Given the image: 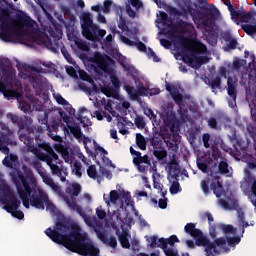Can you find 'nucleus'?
<instances>
[{
  "instance_id": "f257e3e1",
  "label": "nucleus",
  "mask_w": 256,
  "mask_h": 256,
  "mask_svg": "<svg viewBox=\"0 0 256 256\" xmlns=\"http://www.w3.org/2000/svg\"><path fill=\"white\" fill-rule=\"evenodd\" d=\"M7 119L11 123L17 125L19 131V140L26 145L27 150L33 153L40 161H44L51 169L52 175L59 177L62 183L67 181V167L63 166V161L59 159V155L53 151V148L47 143L38 144L35 146V129L27 123V118L18 116L14 113H8Z\"/></svg>"
},
{
  "instance_id": "f03ea898",
  "label": "nucleus",
  "mask_w": 256,
  "mask_h": 256,
  "mask_svg": "<svg viewBox=\"0 0 256 256\" xmlns=\"http://www.w3.org/2000/svg\"><path fill=\"white\" fill-rule=\"evenodd\" d=\"M22 170L23 172L16 170L12 174V179L24 207L29 209L31 205L35 209H45V203L49 201V196L40 188H31L37 185V179H35L31 168L23 165Z\"/></svg>"
},
{
  "instance_id": "7ed1b4c3",
  "label": "nucleus",
  "mask_w": 256,
  "mask_h": 256,
  "mask_svg": "<svg viewBox=\"0 0 256 256\" xmlns=\"http://www.w3.org/2000/svg\"><path fill=\"white\" fill-rule=\"evenodd\" d=\"M0 23V39L5 43H19L23 34L19 31L17 23L22 27H27L29 25V17L18 14L15 20V18L11 17L9 9L0 7Z\"/></svg>"
},
{
  "instance_id": "20e7f679",
  "label": "nucleus",
  "mask_w": 256,
  "mask_h": 256,
  "mask_svg": "<svg viewBox=\"0 0 256 256\" xmlns=\"http://www.w3.org/2000/svg\"><path fill=\"white\" fill-rule=\"evenodd\" d=\"M56 235L60 237V239L64 237L66 249L72 251V253H78V255L82 256H99V248L93 245L87 234L81 233V228L77 225H74L72 233L68 236L62 237L59 234Z\"/></svg>"
},
{
  "instance_id": "39448f33",
  "label": "nucleus",
  "mask_w": 256,
  "mask_h": 256,
  "mask_svg": "<svg viewBox=\"0 0 256 256\" xmlns=\"http://www.w3.org/2000/svg\"><path fill=\"white\" fill-rule=\"evenodd\" d=\"M184 231L185 233L190 235V237H193V239L195 240V245L197 247L204 248L206 256L219 255V250H217V247H219V249H224L225 245H227V238L225 237L212 238L214 239V241L211 242L209 237L203 234V231H201V229L196 228L195 223H187L184 227Z\"/></svg>"
},
{
  "instance_id": "423d86ee",
  "label": "nucleus",
  "mask_w": 256,
  "mask_h": 256,
  "mask_svg": "<svg viewBox=\"0 0 256 256\" xmlns=\"http://www.w3.org/2000/svg\"><path fill=\"white\" fill-rule=\"evenodd\" d=\"M205 53H207V45L201 41H198L194 43L190 48H188V53L184 54L182 59L184 63L189 65V67L195 69L197 67H201V65L209 63V57L197 56L203 55Z\"/></svg>"
},
{
  "instance_id": "0eeeda50",
  "label": "nucleus",
  "mask_w": 256,
  "mask_h": 256,
  "mask_svg": "<svg viewBox=\"0 0 256 256\" xmlns=\"http://www.w3.org/2000/svg\"><path fill=\"white\" fill-rule=\"evenodd\" d=\"M82 35L88 41H97V39H103L104 35H107V31L99 30V26L93 23L90 13H85L82 16Z\"/></svg>"
},
{
  "instance_id": "6e6552de",
  "label": "nucleus",
  "mask_w": 256,
  "mask_h": 256,
  "mask_svg": "<svg viewBox=\"0 0 256 256\" xmlns=\"http://www.w3.org/2000/svg\"><path fill=\"white\" fill-rule=\"evenodd\" d=\"M75 225L77 227H79V225L77 224H74L72 226V229L73 227H75ZM69 229H71V226H69V224H67V222H63L61 220H58L56 222V226L53 229L51 228H47L45 230V235H47V237H49V239H51V241H53L54 243H57L58 245H63V247H66V244H65V236H68V235H71L73 233V230H71V232L69 234H62V233H67V231H69ZM58 235H60V238Z\"/></svg>"
},
{
  "instance_id": "1a4fd4ad",
  "label": "nucleus",
  "mask_w": 256,
  "mask_h": 256,
  "mask_svg": "<svg viewBox=\"0 0 256 256\" xmlns=\"http://www.w3.org/2000/svg\"><path fill=\"white\" fill-rule=\"evenodd\" d=\"M0 203H2L4 211L11 213L21 207V200L11 192V188L7 184H0Z\"/></svg>"
},
{
  "instance_id": "9d476101",
  "label": "nucleus",
  "mask_w": 256,
  "mask_h": 256,
  "mask_svg": "<svg viewBox=\"0 0 256 256\" xmlns=\"http://www.w3.org/2000/svg\"><path fill=\"white\" fill-rule=\"evenodd\" d=\"M202 9L204 11H208L209 16L206 14L203 16L201 12L195 10L193 6L188 5L187 11L191 15V17H198L202 21V25L204 27H213V23H215V19H217V15L220 14L219 9L215 7V4H209V6H203Z\"/></svg>"
},
{
  "instance_id": "9b49d317",
  "label": "nucleus",
  "mask_w": 256,
  "mask_h": 256,
  "mask_svg": "<svg viewBox=\"0 0 256 256\" xmlns=\"http://www.w3.org/2000/svg\"><path fill=\"white\" fill-rule=\"evenodd\" d=\"M166 91H169L173 101L178 105V114L182 120L187 119V106L183 100V94L179 93L177 90V85H173L169 82H165Z\"/></svg>"
},
{
  "instance_id": "f8f14e48",
  "label": "nucleus",
  "mask_w": 256,
  "mask_h": 256,
  "mask_svg": "<svg viewBox=\"0 0 256 256\" xmlns=\"http://www.w3.org/2000/svg\"><path fill=\"white\" fill-rule=\"evenodd\" d=\"M7 67H11V61L9 59H0V75H3L4 77H7L9 79L11 77V71L7 70ZM9 89V86L3 83V81L0 80V93H3V95H7V90Z\"/></svg>"
},
{
  "instance_id": "ddd939ff",
  "label": "nucleus",
  "mask_w": 256,
  "mask_h": 256,
  "mask_svg": "<svg viewBox=\"0 0 256 256\" xmlns=\"http://www.w3.org/2000/svg\"><path fill=\"white\" fill-rule=\"evenodd\" d=\"M217 231H223V233L225 235L227 234H231V235H235L237 233V229L235 227H233V225L228 224H213L210 228H209V234L211 239H215L217 237Z\"/></svg>"
},
{
  "instance_id": "4468645a",
  "label": "nucleus",
  "mask_w": 256,
  "mask_h": 256,
  "mask_svg": "<svg viewBox=\"0 0 256 256\" xmlns=\"http://www.w3.org/2000/svg\"><path fill=\"white\" fill-rule=\"evenodd\" d=\"M253 91V99L251 101L250 107L251 108V118L254 121L252 124L247 126V131L250 133L252 139L256 141V87L252 89Z\"/></svg>"
},
{
  "instance_id": "2eb2a0df",
  "label": "nucleus",
  "mask_w": 256,
  "mask_h": 256,
  "mask_svg": "<svg viewBox=\"0 0 256 256\" xmlns=\"http://www.w3.org/2000/svg\"><path fill=\"white\" fill-rule=\"evenodd\" d=\"M40 177H41L43 183H45V185L50 187V189H52V191L54 193H57V195H61V193H62L61 186H59V184L55 183V180H53L51 178V175L49 173H47V171H45L44 173H41Z\"/></svg>"
},
{
  "instance_id": "dca6fc26",
  "label": "nucleus",
  "mask_w": 256,
  "mask_h": 256,
  "mask_svg": "<svg viewBox=\"0 0 256 256\" xmlns=\"http://www.w3.org/2000/svg\"><path fill=\"white\" fill-rule=\"evenodd\" d=\"M70 207L73 209V211H76V213H78V215H80L81 218L84 219L86 225H88V227H95V221H93V218H91V216L87 215L83 208H81V206L78 205L77 202H74L70 205Z\"/></svg>"
},
{
  "instance_id": "f3484780",
  "label": "nucleus",
  "mask_w": 256,
  "mask_h": 256,
  "mask_svg": "<svg viewBox=\"0 0 256 256\" xmlns=\"http://www.w3.org/2000/svg\"><path fill=\"white\" fill-rule=\"evenodd\" d=\"M216 181H212L210 188L213 191L214 195L219 199L225 193V188H223V183H221V176L215 177Z\"/></svg>"
},
{
  "instance_id": "a211bd4d",
  "label": "nucleus",
  "mask_w": 256,
  "mask_h": 256,
  "mask_svg": "<svg viewBox=\"0 0 256 256\" xmlns=\"http://www.w3.org/2000/svg\"><path fill=\"white\" fill-rule=\"evenodd\" d=\"M93 63H95L96 67H95V72L99 73V69L100 71H104V73H107V69H109V63H107V61L105 60V58H103V56L98 55L95 56Z\"/></svg>"
},
{
  "instance_id": "6ab92c4d",
  "label": "nucleus",
  "mask_w": 256,
  "mask_h": 256,
  "mask_svg": "<svg viewBox=\"0 0 256 256\" xmlns=\"http://www.w3.org/2000/svg\"><path fill=\"white\" fill-rule=\"evenodd\" d=\"M11 143V138L9 135L0 132V151L4 153V155H9V145Z\"/></svg>"
},
{
  "instance_id": "aec40b11",
  "label": "nucleus",
  "mask_w": 256,
  "mask_h": 256,
  "mask_svg": "<svg viewBox=\"0 0 256 256\" xmlns=\"http://www.w3.org/2000/svg\"><path fill=\"white\" fill-rule=\"evenodd\" d=\"M136 161L138 162L136 168L139 173H145V171H147L149 167H151V162L149 161L148 155L140 156V158Z\"/></svg>"
},
{
  "instance_id": "412c9836",
  "label": "nucleus",
  "mask_w": 256,
  "mask_h": 256,
  "mask_svg": "<svg viewBox=\"0 0 256 256\" xmlns=\"http://www.w3.org/2000/svg\"><path fill=\"white\" fill-rule=\"evenodd\" d=\"M227 93L229 97L236 103L237 101V87L235 86V81H233V77L229 76L227 78Z\"/></svg>"
},
{
  "instance_id": "4be33fe9",
  "label": "nucleus",
  "mask_w": 256,
  "mask_h": 256,
  "mask_svg": "<svg viewBox=\"0 0 256 256\" xmlns=\"http://www.w3.org/2000/svg\"><path fill=\"white\" fill-rule=\"evenodd\" d=\"M179 243V238L177 235H172L169 238H160L158 239V247H175V244Z\"/></svg>"
},
{
  "instance_id": "5701e85b",
  "label": "nucleus",
  "mask_w": 256,
  "mask_h": 256,
  "mask_svg": "<svg viewBox=\"0 0 256 256\" xmlns=\"http://www.w3.org/2000/svg\"><path fill=\"white\" fill-rule=\"evenodd\" d=\"M103 199L106 203V205H117V201H119V192L117 190H111L109 197H107L105 194L103 196Z\"/></svg>"
},
{
  "instance_id": "b1692460",
  "label": "nucleus",
  "mask_w": 256,
  "mask_h": 256,
  "mask_svg": "<svg viewBox=\"0 0 256 256\" xmlns=\"http://www.w3.org/2000/svg\"><path fill=\"white\" fill-rule=\"evenodd\" d=\"M158 247L162 249V251L166 256H179V251L173 248V246H158ZM182 256H189V254L186 253V254H183Z\"/></svg>"
},
{
  "instance_id": "393cba45",
  "label": "nucleus",
  "mask_w": 256,
  "mask_h": 256,
  "mask_svg": "<svg viewBox=\"0 0 256 256\" xmlns=\"http://www.w3.org/2000/svg\"><path fill=\"white\" fill-rule=\"evenodd\" d=\"M30 165L35 171H37L38 175H41V173H45V171H47L45 168H43V164H41V159H39V157L32 159Z\"/></svg>"
},
{
  "instance_id": "a878e982",
  "label": "nucleus",
  "mask_w": 256,
  "mask_h": 256,
  "mask_svg": "<svg viewBox=\"0 0 256 256\" xmlns=\"http://www.w3.org/2000/svg\"><path fill=\"white\" fill-rule=\"evenodd\" d=\"M221 76H216L213 79L208 78V83L209 87L212 89L213 93L217 91V89H221Z\"/></svg>"
},
{
  "instance_id": "bb28decb",
  "label": "nucleus",
  "mask_w": 256,
  "mask_h": 256,
  "mask_svg": "<svg viewBox=\"0 0 256 256\" xmlns=\"http://www.w3.org/2000/svg\"><path fill=\"white\" fill-rule=\"evenodd\" d=\"M136 145L141 149V151H145L147 149V140H145V136H143V134H136Z\"/></svg>"
},
{
  "instance_id": "cd10ccee",
  "label": "nucleus",
  "mask_w": 256,
  "mask_h": 256,
  "mask_svg": "<svg viewBox=\"0 0 256 256\" xmlns=\"http://www.w3.org/2000/svg\"><path fill=\"white\" fill-rule=\"evenodd\" d=\"M127 236V232H123L122 234L118 235L119 242L123 249H129L131 247V243H129V238Z\"/></svg>"
},
{
  "instance_id": "c85d7f7f",
  "label": "nucleus",
  "mask_w": 256,
  "mask_h": 256,
  "mask_svg": "<svg viewBox=\"0 0 256 256\" xmlns=\"http://www.w3.org/2000/svg\"><path fill=\"white\" fill-rule=\"evenodd\" d=\"M218 171L221 175H229V163L225 158L219 162Z\"/></svg>"
},
{
  "instance_id": "c756f323",
  "label": "nucleus",
  "mask_w": 256,
  "mask_h": 256,
  "mask_svg": "<svg viewBox=\"0 0 256 256\" xmlns=\"http://www.w3.org/2000/svg\"><path fill=\"white\" fill-rule=\"evenodd\" d=\"M101 91L104 95H106V97H113V95H115V93H117V89L115 87L111 86V84H108V85L102 87Z\"/></svg>"
},
{
  "instance_id": "7c9ffc66",
  "label": "nucleus",
  "mask_w": 256,
  "mask_h": 256,
  "mask_svg": "<svg viewBox=\"0 0 256 256\" xmlns=\"http://www.w3.org/2000/svg\"><path fill=\"white\" fill-rule=\"evenodd\" d=\"M169 175H171L172 179L179 181V175H181V169L178 166H168Z\"/></svg>"
},
{
  "instance_id": "2f4dec72",
  "label": "nucleus",
  "mask_w": 256,
  "mask_h": 256,
  "mask_svg": "<svg viewBox=\"0 0 256 256\" xmlns=\"http://www.w3.org/2000/svg\"><path fill=\"white\" fill-rule=\"evenodd\" d=\"M253 9H251L248 13H245V9L242 8L241 20L240 23H249L254 17Z\"/></svg>"
},
{
  "instance_id": "473e14b6",
  "label": "nucleus",
  "mask_w": 256,
  "mask_h": 256,
  "mask_svg": "<svg viewBox=\"0 0 256 256\" xmlns=\"http://www.w3.org/2000/svg\"><path fill=\"white\" fill-rule=\"evenodd\" d=\"M230 15H231V19L233 21H235V23H237V25H239V17H241V15H243V8H241V10H236L234 7L230 8L229 10Z\"/></svg>"
},
{
  "instance_id": "72a5a7b5",
  "label": "nucleus",
  "mask_w": 256,
  "mask_h": 256,
  "mask_svg": "<svg viewBox=\"0 0 256 256\" xmlns=\"http://www.w3.org/2000/svg\"><path fill=\"white\" fill-rule=\"evenodd\" d=\"M87 175L90 177V179H97L98 183L99 181V174L97 173V167L95 165H90L87 169Z\"/></svg>"
},
{
  "instance_id": "f704fd0d",
  "label": "nucleus",
  "mask_w": 256,
  "mask_h": 256,
  "mask_svg": "<svg viewBox=\"0 0 256 256\" xmlns=\"http://www.w3.org/2000/svg\"><path fill=\"white\" fill-rule=\"evenodd\" d=\"M153 155L158 161H163V159H167V150L163 148L156 149L153 151Z\"/></svg>"
},
{
  "instance_id": "c9c22d12",
  "label": "nucleus",
  "mask_w": 256,
  "mask_h": 256,
  "mask_svg": "<svg viewBox=\"0 0 256 256\" xmlns=\"http://www.w3.org/2000/svg\"><path fill=\"white\" fill-rule=\"evenodd\" d=\"M241 29L247 34V35H256V25L252 24H242Z\"/></svg>"
},
{
  "instance_id": "e433bc0d",
  "label": "nucleus",
  "mask_w": 256,
  "mask_h": 256,
  "mask_svg": "<svg viewBox=\"0 0 256 256\" xmlns=\"http://www.w3.org/2000/svg\"><path fill=\"white\" fill-rule=\"evenodd\" d=\"M83 166H81V162L74 161L72 165V173L76 175V177H83V173L81 172Z\"/></svg>"
},
{
  "instance_id": "4c0bfd02",
  "label": "nucleus",
  "mask_w": 256,
  "mask_h": 256,
  "mask_svg": "<svg viewBox=\"0 0 256 256\" xmlns=\"http://www.w3.org/2000/svg\"><path fill=\"white\" fill-rule=\"evenodd\" d=\"M68 129L76 139H81V137H83V132H81V127L77 125L76 126L68 125Z\"/></svg>"
},
{
  "instance_id": "58836bf2",
  "label": "nucleus",
  "mask_w": 256,
  "mask_h": 256,
  "mask_svg": "<svg viewBox=\"0 0 256 256\" xmlns=\"http://www.w3.org/2000/svg\"><path fill=\"white\" fill-rule=\"evenodd\" d=\"M212 158L217 163L219 162V159H222V160L225 159L223 157V152H221V150H219V148L217 146H212Z\"/></svg>"
},
{
  "instance_id": "ea45409f",
  "label": "nucleus",
  "mask_w": 256,
  "mask_h": 256,
  "mask_svg": "<svg viewBox=\"0 0 256 256\" xmlns=\"http://www.w3.org/2000/svg\"><path fill=\"white\" fill-rule=\"evenodd\" d=\"M124 91L129 95L130 99H133V101H137V94L134 86H123Z\"/></svg>"
},
{
  "instance_id": "a19ab883",
  "label": "nucleus",
  "mask_w": 256,
  "mask_h": 256,
  "mask_svg": "<svg viewBox=\"0 0 256 256\" xmlns=\"http://www.w3.org/2000/svg\"><path fill=\"white\" fill-rule=\"evenodd\" d=\"M61 53L64 59H66L67 63H70V65H75V60L73 59V57H71V54H69V51H67V48L65 46L61 47Z\"/></svg>"
},
{
  "instance_id": "79ce46f5",
  "label": "nucleus",
  "mask_w": 256,
  "mask_h": 256,
  "mask_svg": "<svg viewBox=\"0 0 256 256\" xmlns=\"http://www.w3.org/2000/svg\"><path fill=\"white\" fill-rule=\"evenodd\" d=\"M211 183V179L205 178L200 182V187L204 193V195H209V185Z\"/></svg>"
},
{
  "instance_id": "37998d69",
  "label": "nucleus",
  "mask_w": 256,
  "mask_h": 256,
  "mask_svg": "<svg viewBox=\"0 0 256 256\" xmlns=\"http://www.w3.org/2000/svg\"><path fill=\"white\" fill-rule=\"evenodd\" d=\"M226 243H228L229 247H235V245H239V243H241V237H226Z\"/></svg>"
},
{
  "instance_id": "c03bdc74",
  "label": "nucleus",
  "mask_w": 256,
  "mask_h": 256,
  "mask_svg": "<svg viewBox=\"0 0 256 256\" xmlns=\"http://www.w3.org/2000/svg\"><path fill=\"white\" fill-rule=\"evenodd\" d=\"M29 81H30V84L32 85V87H36V89L41 87V85H42V81L39 76L31 75L29 77Z\"/></svg>"
},
{
  "instance_id": "a18cd8bd",
  "label": "nucleus",
  "mask_w": 256,
  "mask_h": 256,
  "mask_svg": "<svg viewBox=\"0 0 256 256\" xmlns=\"http://www.w3.org/2000/svg\"><path fill=\"white\" fill-rule=\"evenodd\" d=\"M249 199H250L252 205H254V207H256V180H254L251 185V195L249 196Z\"/></svg>"
},
{
  "instance_id": "49530a36",
  "label": "nucleus",
  "mask_w": 256,
  "mask_h": 256,
  "mask_svg": "<svg viewBox=\"0 0 256 256\" xmlns=\"http://www.w3.org/2000/svg\"><path fill=\"white\" fill-rule=\"evenodd\" d=\"M75 45L80 49V51H89V46L87 45V42L76 38L75 39Z\"/></svg>"
},
{
  "instance_id": "de8ad7c7",
  "label": "nucleus",
  "mask_w": 256,
  "mask_h": 256,
  "mask_svg": "<svg viewBox=\"0 0 256 256\" xmlns=\"http://www.w3.org/2000/svg\"><path fill=\"white\" fill-rule=\"evenodd\" d=\"M94 149H95V154L94 157H97V155L100 153L101 155H103V157H105V155H109V153L107 152V150H105V148L101 147L99 144H97V142H94Z\"/></svg>"
},
{
  "instance_id": "09e8293b",
  "label": "nucleus",
  "mask_w": 256,
  "mask_h": 256,
  "mask_svg": "<svg viewBox=\"0 0 256 256\" xmlns=\"http://www.w3.org/2000/svg\"><path fill=\"white\" fill-rule=\"evenodd\" d=\"M197 167L202 173H209V166L202 159H197Z\"/></svg>"
},
{
  "instance_id": "8fccbe9b",
  "label": "nucleus",
  "mask_w": 256,
  "mask_h": 256,
  "mask_svg": "<svg viewBox=\"0 0 256 256\" xmlns=\"http://www.w3.org/2000/svg\"><path fill=\"white\" fill-rule=\"evenodd\" d=\"M181 191V185L179 184V181H174L170 186V193L171 195H177Z\"/></svg>"
},
{
  "instance_id": "3c124183",
  "label": "nucleus",
  "mask_w": 256,
  "mask_h": 256,
  "mask_svg": "<svg viewBox=\"0 0 256 256\" xmlns=\"http://www.w3.org/2000/svg\"><path fill=\"white\" fill-rule=\"evenodd\" d=\"M38 45H44L45 47L50 49L53 43L51 42V38H49V36H46L44 38L38 39Z\"/></svg>"
},
{
  "instance_id": "603ef678",
  "label": "nucleus",
  "mask_w": 256,
  "mask_h": 256,
  "mask_svg": "<svg viewBox=\"0 0 256 256\" xmlns=\"http://www.w3.org/2000/svg\"><path fill=\"white\" fill-rule=\"evenodd\" d=\"M130 153L134 156L133 164L135 167H137V164L139 163L138 161L141 159V152L134 150L133 147H130Z\"/></svg>"
},
{
  "instance_id": "864d4df0",
  "label": "nucleus",
  "mask_w": 256,
  "mask_h": 256,
  "mask_svg": "<svg viewBox=\"0 0 256 256\" xmlns=\"http://www.w3.org/2000/svg\"><path fill=\"white\" fill-rule=\"evenodd\" d=\"M150 143H151L153 149H155V150L161 149L162 148L161 145H163V141L161 139L155 138V137L150 139Z\"/></svg>"
},
{
  "instance_id": "5fc2aeb1",
  "label": "nucleus",
  "mask_w": 256,
  "mask_h": 256,
  "mask_svg": "<svg viewBox=\"0 0 256 256\" xmlns=\"http://www.w3.org/2000/svg\"><path fill=\"white\" fill-rule=\"evenodd\" d=\"M247 63V61H245V60H239V59H237V60H234L233 61V69L235 70V71H241V67H245V64Z\"/></svg>"
},
{
  "instance_id": "6e6d98bb",
  "label": "nucleus",
  "mask_w": 256,
  "mask_h": 256,
  "mask_svg": "<svg viewBox=\"0 0 256 256\" xmlns=\"http://www.w3.org/2000/svg\"><path fill=\"white\" fill-rule=\"evenodd\" d=\"M170 133L173 135H179V123L177 121H172L170 123Z\"/></svg>"
},
{
  "instance_id": "4d7b16f0",
  "label": "nucleus",
  "mask_w": 256,
  "mask_h": 256,
  "mask_svg": "<svg viewBox=\"0 0 256 256\" xmlns=\"http://www.w3.org/2000/svg\"><path fill=\"white\" fill-rule=\"evenodd\" d=\"M77 121H80L82 127H89V125H91V120L88 117H83L81 114L77 117Z\"/></svg>"
},
{
  "instance_id": "13d9d810",
  "label": "nucleus",
  "mask_w": 256,
  "mask_h": 256,
  "mask_svg": "<svg viewBox=\"0 0 256 256\" xmlns=\"http://www.w3.org/2000/svg\"><path fill=\"white\" fill-rule=\"evenodd\" d=\"M207 125L208 127H210V129H218V122H217V118L215 117H210L208 120H207Z\"/></svg>"
},
{
  "instance_id": "bf43d9fd",
  "label": "nucleus",
  "mask_w": 256,
  "mask_h": 256,
  "mask_svg": "<svg viewBox=\"0 0 256 256\" xmlns=\"http://www.w3.org/2000/svg\"><path fill=\"white\" fill-rule=\"evenodd\" d=\"M135 125H136L137 129H145V125H147V124L145 123V120L143 119V117H136Z\"/></svg>"
},
{
  "instance_id": "052dcab7",
  "label": "nucleus",
  "mask_w": 256,
  "mask_h": 256,
  "mask_svg": "<svg viewBox=\"0 0 256 256\" xmlns=\"http://www.w3.org/2000/svg\"><path fill=\"white\" fill-rule=\"evenodd\" d=\"M12 215V217H15L16 219H24L25 214L23 213V211L16 209V210H12L11 212H8Z\"/></svg>"
},
{
  "instance_id": "680f3d73",
  "label": "nucleus",
  "mask_w": 256,
  "mask_h": 256,
  "mask_svg": "<svg viewBox=\"0 0 256 256\" xmlns=\"http://www.w3.org/2000/svg\"><path fill=\"white\" fill-rule=\"evenodd\" d=\"M113 5V2L111 0H105L103 3V13H111V7Z\"/></svg>"
},
{
  "instance_id": "e2e57ef3",
  "label": "nucleus",
  "mask_w": 256,
  "mask_h": 256,
  "mask_svg": "<svg viewBox=\"0 0 256 256\" xmlns=\"http://www.w3.org/2000/svg\"><path fill=\"white\" fill-rule=\"evenodd\" d=\"M209 141H211V135L209 133H205L202 136V142L204 144V147L206 149H209V147H211V144H209Z\"/></svg>"
},
{
  "instance_id": "0e129e2a",
  "label": "nucleus",
  "mask_w": 256,
  "mask_h": 256,
  "mask_svg": "<svg viewBox=\"0 0 256 256\" xmlns=\"http://www.w3.org/2000/svg\"><path fill=\"white\" fill-rule=\"evenodd\" d=\"M4 97H16V99H19V97H21V93H19L17 90H11L8 88Z\"/></svg>"
},
{
  "instance_id": "69168bd1",
  "label": "nucleus",
  "mask_w": 256,
  "mask_h": 256,
  "mask_svg": "<svg viewBox=\"0 0 256 256\" xmlns=\"http://www.w3.org/2000/svg\"><path fill=\"white\" fill-rule=\"evenodd\" d=\"M136 95H137V99H139V97H145V95H147V87L145 86L138 87V89H136Z\"/></svg>"
},
{
  "instance_id": "338daca9",
  "label": "nucleus",
  "mask_w": 256,
  "mask_h": 256,
  "mask_svg": "<svg viewBox=\"0 0 256 256\" xmlns=\"http://www.w3.org/2000/svg\"><path fill=\"white\" fill-rule=\"evenodd\" d=\"M79 193H81V184L75 183L72 185V195L74 197H79Z\"/></svg>"
},
{
  "instance_id": "774afa93",
  "label": "nucleus",
  "mask_w": 256,
  "mask_h": 256,
  "mask_svg": "<svg viewBox=\"0 0 256 256\" xmlns=\"http://www.w3.org/2000/svg\"><path fill=\"white\" fill-rule=\"evenodd\" d=\"M237 45H239V42H237V39L232 38L231 40L228 41L226 47L228 49L235 50L237 49Z\"/></svg>"
}]
</instances>
